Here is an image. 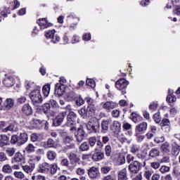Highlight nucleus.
I'll return each mask as SVG.
<instances>
[{
    "mask_svg": "<svg viewBox=\"0 0 180 180\" xmlns=\"http://www.w3.org/2000/svg\"><path fill=\"white\" fill-rule=\"evenodd\" d=\"M13 105H15V101L12 98H7L4 105L0 103V110H11L13 108Z\"/></svg>",
    "mask_w": 180,
    "mask_h": 180,
    "instance_id": "nucleus-6",
    "label": "nucleus"
},
{
    "mask_svg": "<svg viewBox=\"0 0 180 180\" xmlns=\"http://www.w3.org/2000/svg\"><path fill=\"white\" fill-rule=\"evenodd\" d=\"M75 101L77 106H82V105L85 103V101H84V99H82V97L81 96H79L78 98H75Z\"/></svg>",
    "mask_w": 180,
    "mask_h": 180,
    "instance_id": "nucleus-42",
    "label": "nucleus"
},
{
    "mask_svg": "<svg viewBox=\"0 0 180 180\" xmlns=\"http://www.w3.org/2000/svg\"><path fill=\"white\" fill-rule=\"evenodd\" d=\"M88 175L91 179H96L99 176V169L96 167H91L88 170Z\"/></svg>",
    "mask_w": 180,
    "mask_h": 180,
    "instance_id": "nucleus-8",
    "label": "nucleus"
},
{
    "mask_svg": "<svg viewBox=\"0 0 180 180\" xmlns=\"http://www.w3.org/2000/svg\"><path fill=\"white\" fill-rule=\"evenodd\" d=\"M16 149L15 148H6L5 150L6 153L8 157H13L15 155V153Z\"/></svg>",
    "mask_w": 180,
    "mask_h": 180,
    "instance_id": "nucleus-36",
    "label": "nucleus"
},
{
    "mask_svg": "<svg viewBox=\"0 0 180 180\" xmlns=\"http://www.w3.org/2000/svg\"><path fill=\"white\" fill-rule=\"evenodd\" d=\"M148 124L146 122H141L137 124L135 127L136 133H146L147 131Z\"/></svg>",
    "mask_w": 180,
    "mask_h": 180,
    "instance_id": "nucleus-11",
    "label": "nucleus"
},
{
    "mask_svg": "<svg viewBox=\"0 0 180 180\" xmlns=\"http://www.w3.org/2000/svg\"><path fill=\"white\" fill-rule=\"evenodd\" d=\"M127 85H129V81L125 79H120L115 82V88L120 91L122 95L126 94V89H127Z\"/></svg>",
    "mask_w": 180,
    "mask_h": 180,
    "instance_id": "nucleus-4",
    "label": "nucleus"
},
{
    "mask_svg": "<svg viewBox=\"0 0 180 180\" xmlns=\"http://www.w3.org/2000/svg\"><path fill=\"white\" fill-rule=\"evenodd\" d=\"M112 131L114 133H119L120 131V124L118 121H114L110 126Z\"/></svg>",
    "mask_w": 180,
    "mask_h": 180,
    "instance_id": "nucleus-22",
    "label": "nucleus"
},
{
    "mask_svg": "<svg viewBox=\"0 0 180 180\" xmlns=\"http://www.w3.org/2000/svg\"><path fill=\"white\" fill-rule=\"evenodd\" d=\"M105 153L102 152H97L92 155L91 158L94 161H102V159L104 158Z\"/></svg>",
    "mask_w": 180,
    "mask_h": 180,
    "instance_id": "nucleus-20",
    "label": "nucleus"
},
{
    "mask_svg": "<svg viewBox=\"0 0 180 180\" xmlns=\"http://www.w3.org/2000/svg\"><path fill=\"white\" fill-rule=\"evenodd\" d=\"M89 146L90 147H94L96 144V136H91L89 138Z\"/></svg>",
    "mask_w": 180,
    "mask_h": 180,
    "instance_id": "nucleus-43",
    "label": "nucleus"
},
{
    "mask_svg": "<svg viewBox=\"0 0 180 180\" xmlns=\"http://www.w3.org/2000/svg\"><path fill=\"white\" fill-rule=\"evenodd\" d=\"M68 158L69 159V161L70 162V164H72V165H75V164L81 161V159L79 158V157H78V155H77V153H75L71 152L68 155Z\"/></svg>",
    "mask_w": 180,
    "mask_h": 180,
    "instance_id": "nucleus-12",
    "label": "nucleus"
},
{
    "mask_svg": "<svg viewBox=\"0 0 180 180\" xmlns=\"http://www.w3.org/2000/svg\"><path fill=\"white\" fill-rule=\"evenodd\" d=\"M151 175H153V172H151V170H146L144 172V176L146 179L150 180V178H151Z\"/></svg>",
    "mask_w": 180,
    "mask_h": 180,
    "instance_id": "nucleus-55",
    "label": "nucleus"
},
{
    "mask_svg": "<svg viewBox=\"0 0 180 180\" xmlns=\"http://www.w3.org/2000/svg\"><path fill=\"white\" fill-rule=\"evenodd\" d=\"M5 146H9V137L6 135H0V147L4 148Z\"/></svg>",
    "mask_w": 180,
    "mask_h": 180,
    "instance_id": "nucleus-18",
    "label": "nucleus"
},
{
    "mask_svg": "<svg viewBox=\"0 0 180 180\" xmlns=\"http://www.w3.org/2000/svg\"><path fill=\"white\" fill-rule=\"evenodd\" d=\"M42 112L44 113H49L50 112V103H44L42 105Z\"/></svg>",
    "mask_w": 180,
    "mask_h": 180,
    "instance_id": "nucleus-47",
    "label": "nucleus"
},
{
    "mask_svg": "<svg viewBox=\"0 0 180 180\" xmlns=\"http://www.w3.org/2000/svg\"><path fill=\"white\" fill-rule=\"evenodd\" d=\"M60 165H62V167H68V165H70V162L68 161V159H63L61 160L60 162Z\"/></svg>",
    "mask_w": 180,
    "mask_h": 180,
    "instance_id": "nucleus-61",
    "label": "nucleus"
},
{
    "mask_svg": "<svg viewBox=\"0 0 180 180\" xmlns=\"http://www.w3.org/2000/svg\"><path fill=\"white\" fill-rule=\"evenodd\" d=\"M50 84H45L43 88H42V91L44 94V96H45V98H47V96H49V95H50Z\"/></svg>",
    "mask_w": 180,
    "mask_h": 180,
    "instance_id": "nucleus-34",
    "label": "nucleus"
},
{
    "mask_svg": "<svg viewBox=\"0 0 180 180\" xmlns=\"http://www.w3.org/2000/svg\"><path fill=\"white\" fill-rule=\"evenodd\" d=\"M150 167H152L153 169H158V168H160V162H153L150 163Z\"/></svg>",
    "mask_w": 180,
    "mask_h": 180,
    "instance_id": "nucleus-62",
    "label": "nucleus"
},
{
    "mask_svg": "<svg viewBox=\"0 0 180 180\" xmlns=\"http://www.w3.org/2000/svg\"><path fill=\"white\" fill-rule=\"evenodd\" d=\"M13 175L15 178L20 180L25 179V178H26V176L25 175V173H23V172L15 171L13 172Z\"/></svg>",
    "mask_w": 180,
    "mask_h": 180,
    "instance_id": "nucleus-35",
    "label": "nucleus"
},
{
    "mask_svg": "<svg viewBox=\"0 0 180 180\" xmlns=\"http://www.w3.org/2000/svg\"><path fill=\"white\" fill-rule=\"evenodd\" d=\"M146 162H140L137 160H135L132 162L129 165V169L130 172L132 174H138L139 171L143 168V167H146Z\"/></svg>",
    "mask_w": 180,
    "mask_h": 180,
    "instance_id": "nucleus-3",
    "label": "nucleus"
},
{
    "mask_svg": "<svg viewBox=\"0 0 180 180\" xmlns=\"http://www.w3.org/2000/svg\"><path fill=\"white\" fill-rule=\"evenodd\" d=\"M160 151L165 154L169 153V151H171V146H169V143H163L160 146Z\"/></svg>",
    "mask_w": 180,
    "mask_h": 180,
    "instance_id": "nucleus-19",
    "label": "nucleus"
},
{
    "mask_svg": "<svg viewBox=\"0 0 180 180\" xmlns=\"http://www.w3.org/2000/svg\"><path fill=\"white\" fill-rule=\"evenodd\" d=\"M67 116L66 112H60L55 120L53 121V124L56 127L60 126L63 122H64V118Z\"/></svg>",
    "mask_w": 180,
    "mask_h": 180,
    "instance_id": "nucleus-7",
    "label": "nucleus"
},
{
    "mask_svg": "<svg viewBox=\"0 0 180 180\" xmlns=\"http://www.w3.org/2000/svg\"><path fill=\"white\" fill-rule=\"evenodd\" d=\"M87 130L92 133H98L99 129H101V123L96 118H91L86 124Z\"/></svg>",
    "mask_w": 180,
    "mask_h": 180,
    "instance_id": "nucleus-1",
    "label": "nucleus"
},
{
    "mask_svg": "<svg viewBox=\"0 0 180 180\" xmlns=\"http://www.w3.org/2000/svg\"><path fill=\"white\" fill-rule=\"evenodd\" d=\"M27 134L26 133H21L20 134V136L18 137V140H19V145L22 146V144H25V143H26V141H27Z\"/></svg>",
    "mask_w": 180,
    "mask_h": 180,
    "instance_id": "nucleus-27",
    "label": "nucleus"
},
{
    "mask_svg": "<svg viewBox=\"0 0 180 180\" xmlns=\"http://www.w3.org/2000/svg\"><path fill=\"white\" fill-rule=\"evenodd\" d=\"M159 156H160V150L154 148L149 151V157H151L152 158H155V157H159Z\"/></svg>",
    "mask_w": 180,
    "mask_h": 180,
    "instance_id": "nucleus-32",
    "label": "nucleus"
},
{
    "mask_svg": "<svg viewBox=\"0 0 180 180\" xmlns=\"http://www.w3.org/2000/svg\"><path fill=\"white\" fill-rule=\"evenodd\" d=\"M54 33H56V30H49L46 32L45 36L46 39H53V37H54Z\"/></svg>",
    "mask_w": 180,
    "mask_h": 180,
    "instance_id": "nucleus-44",
    "label": "nucleus"
},
{
    "mask_svg": "<svg viewBox=\"0 0 180 180\" xmlns=\"http://www.w3.org/2000/svg\"><path fill=\"white\" fill-rule=\"evenodd\" d=\"M38 25L40 26L41 29L43 30L47 29V27L52 26L51 23L48 22L46 18H40L37 21Z\"/></svg>",
    "mask_w": 180,
    "mask_h": 180,
    "instance_id": "nucleus-17",
    "label": "nucleus"
},
{
    "mask_svg": "<svg viewBox=\"0 0 180 180\" xmlns=\"http://www.w3.org/2000/svg\"><path fill=\"white\" fill-rule=\"evenodd\" d=\"M85 101L88 103L86 110L89 115H91V113H94V112H96V105L95 100H94V98H91V97H86L85 98Z\"/></svg>",
    "mask_w": 180,
    "mask_h": 180,
    "instance_id": "nucleus-5",
    "label": "nucleus"
},
{
    "mask_svg": "<svg viewBox=\"0 0 180 180\" xmlns=\"http://www.w3.org/2000/svg\"><path fill=\"white\" fill-rule=\"evenodd\" d=\"M109 130V121L103 120L101 122V131L102 133H106Z\"/></svg>",
    "mask_w": 180,
    "mask_h": 180,
    "instance_id": "nucleus-30",
    "label": "nucleus"
},
{
    "mask_svg": "<svg viewBox=\"0 0 180 180\" xmlns=\"http://www.w3.org/2000/svg\"><path fill=\"white\" fill-rule=\"evenodd\" d=\"M55 94L58 95V96H63L64 95V89H61V84L57 83L55 86Z\"/></svg>",
    "mask_w": 180,
    "mask_h": 180,
    "instance_id": "nucleus-25",
    "label": "nucleus"
},
{
    "mask_svg": "<svg viewBox=\"0 0 180 180\" xmlns=\"http://www.w3.org/2000/svg\"><path fill=\"white\" fill-rule=\"evenodd\" d=\"M41 123H43V121L40 120H33L32 121V124L35 129L40 127Z\"/></svg>",
    "mask_w": 180,
    "mask_h": 180,
    "instance_id": "nucleus-40",
    "label": "nucleus"
},
{
    "mask_svg": "<svg viewBox=\"0 0 180 180\" xmlns=\"http://www.w3.org/2000/svg\"><path fill=\"white\" fill-rule=\"evenodd\" d=\"M37 140H39V136L37 135V134L34 133L31 135V141H33L34 143H35V141H37Z\"/></svg>",
    "mask_w": 180,
    "mask_h": 180,
    "instance_id": "nucleus-64",
    "label": "nucleus"
},
{
    "mask_svg": "<svg viewBox=\"0 0 180 180\" xmlns=\"http://www.w3.org/2000/svg\"><path fill=\"white\" fill-rule=\"evenodd\" d=\"M117 103L113 102V101H107L106 103H103V109H105V110H112V109H115V108H117Z\"/></svg>",
    "mask_w": 180,
    "mask_h": 180,
    "instance_id": "nucleus-16",
    "label": "nucleus"
},
{
    "mask_svg": "<svg viewBox=\"0 0 180 180\" xmlns=\"http://www.w3.org/2000/svg\"><path fill=\"white\" fill-rule=\"evenodd\" d=\"M77 119V114L75 112L71 111L67 116V126H72L74 123H75V120Z\"/></svg>",
    "mask_w": 180,
    "mask_h": 180,
    "instance_id": "nucleus-14",
    "label": "nucleus"
},
{
    "mask_svg": "<svg viewBox=\"0 0 180 180\" xmlns=\"http://www.w3.org/2000/svg\"><path fill=\"white\" fill-rule=\"evenodd\" d=\"M49 103V105H51L52 108H56L58 107V103H57V101H56V100L54 99H51Z\"/></svg>",
    "mask_w": 180,
    "mask_h": 180,
    "instance_id": "nucleus-60",
    "label": "nucleus"
},
{
    "mask_svg": "<svg viewBox=\"0 0 180 180\" xmlns=\"http://www.w3.org/2000/svg\"><path fill=\"white\" fill-rule=\"evenodd\" d=\"M135 137L136 138V141L138 143H141L145 139L144 135L141 132H135Z\"/></svg>",
    "mask_w": 180,
    "mask_h": 180,
    "instance_id": "nucleus-37",
    "label": "nucleus"
},
{
    "mask_svg": "<svg viewBox=\"0 0 180 180\" xmlns=\"http://www.w3.org/2000/svg\"><path fill=\"white\" fill-rule=\"evenodd\" d=\"M25 102H26V97L23 96H21L20 97L17 98V103L20 104L25 103Z\"/></svg>",
    "mask_w": 180,
    "mask_h": 180,
    "instance_id": "nucleus-63",
    "label": "nucleus"
},
{
    "mask_svg": "<svg viewBox=\"0 0 180 180\" xmlns=\"http://www.w3.org/2000/svg\"><path fill=\"white\" fill-rule=\"evenodd\" d=\"M179 150H180V146H178V145H176L173 148V154H174V155H178V154H179Z\"/></svg>",
    "mask_w": 180,
    "mask_h": 180,
    "instance_id": "nucleus-57",
    "label": "nucleus"
},
{
    "mask_svg": "<svg viewBox=\"0 0 180 180\" xmlns=\"http://www.w3.org/2000/svg\"><path fill=\"white\" fill-rule=\"evenodd\" d=\"M3 84L5 86H7V88H11V86H13V85H15V80L12 76H6V75L3 79Z\"/></svg>",
    "mask_w": 180,
    "mask_h": 180,
    "instance_id": "nucleus-13",
    "label": "nucleus"
},
{
    "mask_svg": "<svg viewBox=\"0 0 180 180\" xmlns=\"http://www.w3.org/2000/svg\"><path fill=\"white\" fill-rule=\"evenodd\" d=\"M77 95L75 94V92L74 91H70L68 93H67V96L69 98V101H73V99H75V96Z\"/></svg>",
    "mask_w": 180,
    "mask_h": 180,
    "instance_id": "nucleus-53",
    "label": "nucleus"
},
{
    "mask_svg": "<svg viewBox=\"0 0 180 180\" xmlns=\"http://www.w3.org/2000/svg\"><path fill=\"white\" fill-rule=\"evenodd\" d=\"M77 175H79L80 176L82 175H85V169L82 167H79L75 171Z\"/></svg>",
    "mask_w": 180,
    "mask_h": 180,
    "instance_id": "nucleus-52",
    "label": "nucleus"
},
{
    "mask_svg": "<svg viewBox=\"0 0 180 180\" xmlns=\"http://www.w3.org/2000/svg\"><path fill=\"white\" fill-rule=\"evenodd\" d=\"M25 86L26 89H31V88H34V82L30 81H26L25 82Z\"/></svg>",
    "mask_w": 180,
    "mask_h": 180,
    "instance_id": "nucleus-48",
    "label": "nucleus"
},
{
    "mask_svg": "<svg viewBox=\"0 0 180 180\" xmlns=\"http://www.w3.org/2000/svg\"><path fill=\"white\" fill-rule=\"evenodd\" d=\"M22 160H23V156L20 153L15 155L14 157L15 162H20V161H22Z\"/></svg>",
    "mask_w": 180,
    "mask_h": 180,
    "instance_id": "nucleus-54",
    "label": "nucleus"
},
{
    "mask_svg": "<svg viewBox=\"0 0 180 180\" xmlns=\"http://www.w3.org/2000/svg\"><path fill=\"white\" fill-rule=\"evenodd\" d=\"M11 144H16V143L19 144V136L17 135H13L11 136Z\"/></svg>",
    "mask_w": 180,
    "mask_h": 180,
    "instance_id": "nucleus-51",
    "label": "nucleus"
},
{
    "mask_svg": "<svg viewBox=\"0 0 180 180\" xmlns=\"http://www.w3.org/2000/svg\"><path fill=\"white\" fill-rule=\"evenodd\" d=\"M57 144H56V141L53 140L52 139H49L47 141V147L49 148H55L56 147Z\"/></svg>",
    "mask_w": 180,
    "mask_h": 180,
    "instance_id": "nucleus-45",
    "label": "nucleus"
},
{
    "mask_svg": "<svg viewBox=\"0 0 180 180\" xmlns=\"http://www.w3.org/2000/svg\"><path fill=\"white\" fill-rule=\"evenodd\" d=\"M172 91L169 89V94L166 98L167 102H169V103H174V102H176V96L172 95Z\"/></svg>",
    "mask_w": 180,
    "mask_h": 180,
    "instance_id": "nucleus-23",
    "label": "nucleus"
},
{
    "mask_svg": "<svg viewBox=\"0 0 180 180\" xmlns=\"http://www.w3.org/2000/svg\"><path fill=\"white\" fill-rule=\"evenodd\" d=\"M78 113L80 116H84V115H88V111L85 109V108H82L78 110Z\"/></svg>",
    "mask_w": 180,
    "mask_h": 180,
    "instance_id": "nucleus-59",
    "label": "nucleus"
},
{
    "mask_svg": "<svg viewBox=\"0 0 180 180\" xmlns=\"http://www.w3.org/2000/svg\"><path fill=\"white\" fill-rule=\"evenodd\" d=\"M34 146L32 143H29L26 147H25V151L28 153L30 154L32 153H34Z\"/></svg>",
    "mask_w": 180,
    "mask_h": 180,
    "instance_id": "nucleus-38",
    "label": "nucleus"
},
{
    "mask_svg": "<svg viewBox=\"0 0 180 180\" xmlns=\"http://www.w3.org/2000/svg\"><path fill=\"white\" fill-rule=\"evenodd\" d=\"M86 84L88 86H91V88H95V81L93 79H87Z\"/></svg>",
    "mask_w": 180,
    "mask_h": 180,
    "instance_id": "nucleus-49",
    "label": "nucleus"
},
{
    "mask_svg": "<svg viewBox=\"0 0 180 180\" xmlns=\"http://www.w3.org/2000/svg\"><path fill=\"white\" fill-rule=\"evenodd\" d=\"M162 174H165V172H169V167L168 166H162L160 169Z\"/></svg>",
    "mask_w": 180,
    "mask_h": 180,
    "instance_id": "nucleus-56",
    "label": "nucleus"
},
{
    "mask_svg": "<svg viewBox=\"0 0 180 180\" xmlns=\"http://www.w3.org/2000/svg\"><path fill=\"white\" fill-rule=\"evenodd\" d=\"M22 112L27 115V116H29L32 113V107L29 104H25L22 108Z\"/></svg>",
    "mask_w": 180,
    "mask_h": 180,
    "instance_id": "nucleus-21",
    "label": "nucleus"
},
{
    "mask_svg": "<svg viewBox=\"0 0 180 180\" xmlns=\"http://www.w3.org/2000/svg\"><path fill=\"white\" fill-rule=\"evenodd\" d=\"M105 153L107 157H110V155H112V147H110V145H107L105 147Z\"/></svg>",
    "mask_w": 180,
    "mask_h": 180,
    "instance_id": "nucleus-46",
    "label": "nucleus"
},
{
    "mask_svg": "<svg viewBox=\"0 0 180 180\" xmlns=\"http://www.w3.org/2000/svg\"><path fill=\"white\" fill-rule=\"evenodd\" d=\"M30 98L34 106H38L39 103L43 102V97H41L40 89H39L32 91L30 94Z\"/></svg>",
    "mask_w": 180,
    "mask_h": 180,
    "instance_id": "nucleus-2",
    "label": "nucleus"
},
{
    "mask_svg": "<svg viewBox=\"0 0 180 180\" xmlns=\"http://www.w3.org/2000/svg\"><path fill=\"white\" fill-rule=\"evenodd\" d=\"M38 172L41 174H48L50 172V164L47 162H44L39 165Z\"/></svg>",
    "mask_w": 180,
    "mask_h": 180,
    "instance_id": "nucleus-15",
    "label": "nucleus"
},
{
    "mask_svg": "<svg viewBox=\"0 0 180 180\" xmlns=\"http://www.w3.org/2000/svg\"><path fill=\"white\" fill-rule=\"evenodd\" d=\"M137 158L139 160H141V161H143V162H146V161H148V159H147V153L145 152H141L138 153L136 154Z\"/></svg>",
    "mask_w": 180,
    "mask_h": 180,
    "instance_id": "nucleus-33",
    "label": "nucleus"
},
{
    "mask_svg": "<svg viewBox=\"0 0 180 180\" xmlns=\"http://www.w3.org/2000/svg\"><path fill=\"white\" fill-rule=\"evenodd\" d=\"M58 169H60L57 164L53 163L49 165V173L51 175H55V174H57Z\"/></svg>",
    "mask_w": 180,
    "mask_h": 180,
    "instance_id": "nucleus-26",
    "label": "nucleus"
},
{
    "mask_svg": "<svg viewBox=\"0 0 180 180\" xmlns=\"http://www.w3.org/2000/svg\"><path fill=\"white\" fill-rule=\"evenodd\" d=\"M18 124L16 122H11L8 126L5 127L3 129V133H8V131H18Z\"/></svg>",
    "mask_w": 180,
    "mask_h": 180,
    "instance_id": "nucleus-10",
    "label": "nucleus"
},
{
    "mask_svg": "<svg viewBox=\"0 0 180 180\" xmlns=\"http://www.w3.org/2000/svg\"><path fill=\"white\" fill-rule=\"evenodd\" d=\"M131 153H132V154H136L140 151V146L139 145H132L131 146V149H130Z\"/></svg>",
    "mask_w": 180,
    "mask_h": 180,
    "instance_id": "nucleus-41",
    "label": "nucleus"
},
{
    "mask_svg": "<svg viewBox=\"0 0 180 180\" xmlns=\"http://www.w3.org/2000/svg\"><path fill=\"white\" fill-rule=\"evenodd\" d=\"M47 158L50 161H54L56 158H57V153L53 150H49L46 153Z\"/></svg>",
    "mask_w": 180,
    "mask_h": 180,
    "instance_id": "nucleus-31",
    "label": "nucleus"
},
{
    "mask_svg": "<svg viewBox=\"0 0 180 180\" xmlns=\"http://www.w3.org/2000/svg\"><path fill=\"white\" fill-rule=\"evenodd\" d=\"M153 120L155 122V123H160V122H161V115L160 112L154 114Z\"/></svg>",
    "mask_w": 180,
    "mask_h": 180,
    "instance_id": "nucleus-50",
    "label": "nucleus"
},
{
    "mask_svg": "<svg viewBox=\"0 0 180 180\" xmlns=\"http://www.w3.org/2000/svg\"><path fill=\"white\" fill-rule=\"evenodd\" d=\"M79 148L81 151H88L89 150V144L87 142H83Z\"/></svg>",
    "mask_w": 180,
    "mask_h": 180,
    "instance_id": "nucleus-39",
    "label": "nucleus"
},
{
    "mask_svg": "<svg viewBox=\"0 0 180 180\" xmlns=\"http://www.w3.org/2000/svg\"><path fill=\"white\" fill-rule=\"evenodd\" d=\"M36 165L34 164L29 165H22V168L24 172H26V174H32L35 168Z\"/></svg>",
    "mask_w": 180,
    "mask_h": 180,
    "instance_id": "nucleus-24",
    "label": "nucleus"
},
{
    "mask_svg": "<svg viewBox=\"0 0 180 180\" xmlns=\"http://www.w3.org/2000/svg\"><path fill=\"white\" fill-rule=\"evenodd\" d=\"M2 172H4V174H12L13 172V169H12V167L10 165H4L2 167V169H1Z\"/></svg>",
    "mask_w": 180,
    "mask_h": 180,
    "instance_id": "nucleus-28",
    "label": "nucleus"
},
{
    "mask_svg": "<svg viewBox=\"0 0 180 180\" xmlns=\"http://www.w3.org/2000/svg\"><path fill=\"white\" fill-rule=\"evenodd\" d=\"M101 172L102 174H108V172H110V167H103L101 169Z\"/></svg>",
    "mask_w": 180,
    "mask_h": 180,
    "instance_id": "nucleus-58",
    "label": "nucleus"
},
{
    "mask_svg": "<svg viewBox=\"0 0 180 180\" xmlns=\"http://www.w3.org/2000/svg\"><path fill=\"white\" fill-rule=\"evenodd\" d=\"M127 179V170L126 168L122 169L118 172V180Z\"/></svg>",
    "mask_w": 180,
    "mask_h": 180,
    "instance_id": "nucleus-29",
    "label": "nucleus"
},
{
    "mask_svg": "<svg viewBox=\"0 0 180 180\" xmlns=\"http://www.w3.org/2000/svg\"><path fill=\"white\" fill-rule=\"evenodd\" d=\"M85 131L82 128H79L77 129V133L75 134V137L76 139V141L77 143H82V141H84V139L85 138Z\"/></svg>",
    "mask_w": 180,
    "mask_h": 180,
    "instance_id": "nucleus-9",
    "label": "nucleus"
}]
</instances>
